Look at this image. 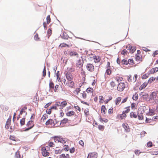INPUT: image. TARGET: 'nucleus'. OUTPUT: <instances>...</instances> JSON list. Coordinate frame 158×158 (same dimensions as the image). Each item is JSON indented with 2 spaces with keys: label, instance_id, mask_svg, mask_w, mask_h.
Listing matches in <instances>:
<instances>
[{
  "label": "nucleus",
  "instance_id": "c85d7f7f",
  "mask_svg": "<svg viewBox=\"0 0 158 158\" xmlns=\"http://www.w3.org/2000/svg\"><path fill=\"white\" fill-rule=\"evenodd\" d=\"M138 95L137 93H135L133 94L132 98L134 100L136 101L138 99Z\"/></svg>",
  "mask_w": 158,
  "mask_h": 158
},
{
  "label": "nucleus",
  "instance_id": "f03ea898",
  "mask_svg": "<svg viewBox=\"0 0 158 158\" xmlns=\"http://www.w3.org/2000/svg\"><path fill=\"white\" fill-rule=\"evenodd\" d=\"M50 150V148L48 146L43 147L41 148V153L44 156H49V152H48Z\"/></svg>",
  "mask_w": 158,
  "mask_h": 158
},
{
  "label": "nucleus",
  "instance_id": "603ef678",
  "mask_svg": "<svg viewBox=\"0 0 158 158\" xmlns=\"http://www.w3.org/2000/svg\"><path fill=\"white\" fill-rule=\"evenodd\" d=\"M156 79L155 78H154L153 77H150L148 80V83H151L152 81H154Z\"/></svg>",
  "mask_w": 158,
  "mask_h": 158
},
{
  "label": "nucleus",
  "instance_id": "4468645a",
  "mask_svg": "<svg viewBox=\"0 0 158 158\" xmlns=\"http://www.w3.org/2000/svg\"><path fill=\"white\" fill-rule=\"evenodd\" d=\"M122 100V97H118L117 98L115 101V104L116 106H119L120 104V103H121Z\"/></svg>",
  "mask_w": 158,
  "mask_h": 158
},
{
  "label": "nucleus",
  "instance_id": "4d7b16f0",
  "mask_svg": "<svg viewBox=\"0 0 158 158\" xmlns=\"http://www.w3.org/2000/svg\"><path fill=\"white\" fill-rule=\"evenodd\" d=\"M25 118H22L20 120V124L21 126H23L25 124Z\"/></svg>",
  "mask_w": 158,
  "mask_h": 158
},
{
  "label": "nucleus",
  "instance_id": "58836bf2",
  "mask_svg": "<svg viewBox=\"0 0 158 158\" xmlns=\"http://www.w3.org/2000/svg\"><path fill=\"white\" fill-rule=\"evenodd\" d=\"M127 117V115L126 114L122 113V114L119 115V118L121 119H123L126 118Z\"/></svg>",
  "mask_w": 158,
  "mask_h": 158
},
{
  "label": "nucleus",
  "instance_id": "412c9836",
  "mask_svg": "<svg viewBox=\"0 0 158 158\" xmlns=\"http://www.w3.org/2000/svg\"><path fill=\"white\" fill-rule=\"evenodd\" d=\"M70 45H69V44H67L65 43H61L60 44L59 46V47H60L61 48H62L63 47H69L70 46H72V44H70Z\"/></svg>",
  "mask_w": 158,
  "mask_h": 158
},
{
  "label": "nucleus",
  "instance_id": "ea45409f",
  "mask_svg": "<svg viewBox=\"0 0 158 158\" xmlns=\"http://www.w3.org/2000/svg\"><path fill=\"white\" fill-rule=\"evenodd\" d=\"M68 119L67 118H64L61 121L60 123L62 124H66L68 122Z\"/></svg>",
  "mask_w": 158,
  "mask_h": 158
},
{
  "label": "nucleus",
  "instance_id": "338daca9",
  "mask_svg": "<svg viewBox=\"0 0 158 158\" xmlns=\"http://www.w3.org/2000/svg\"><path fill=\"white\" fill-rule=\"evenodd\" d=\"M81 94L83 98H86V94L85 92H83L82 93H81Z\"/></svg>",
  "mask_w": 158,
  "mask_h": 158
},
{
  "label": "nucleus",
  "instance_id": "9b49d317",
  "mask_svg": "<svg viewBox=\"0 0 158 158\" xmlns=\"http://www.w3.org/2000/svg\"><path fill=\"white\" fill-rule=\"evenodd\" d=\"M147 110V108L145 106H142L139 108L138 112L141 113V114H143Z\"/></svg>",
  "mask_w": 158,
  "mask_h": 158
},
{
  "label": "nucleus",
  "instance_id": "aec40b11",
  "mask_svg": "<svg viewBox=\"0 0 158 158\" xmlns=\"http://www.w3.org/2000/svg\"><path fill=\"white\" fill-rule=\"evenodd\" d=\"M65 114L67 116L71 117L73 116L75 114V112L73 110H71L66 112Z\"/></svg>",
  "mask_w": 158,
  "mask_h": 158
},
{
  "label": "nucleus",
  "instance_id": "f704fd0d",
  "mask_svg": "<svg viewBox=\"0 0 158 158\" xmlns=\"http://www.w3.org/2000/svg\"><path fill=\"white\" fill-rule=\"evenodd\" d=\"M129 62L126 59H123L121 61V64L123 65H127L128 64Z\"/></svg>",
  "mask_w": 158,
  "mask_h": 158
},
{
  "label": "nucleus",
  "instance_id": "6e6552de",
  "mask_svg": "<svg viewBox=\"0 0 158 158\" xmlns=\"http://www.w3.org/2000/svg\"><path fill=\"white\" fill-rule=\"evenodd\" d=\"M46 19V22H44L43 24L45 29H47V25L49 24L51 21V18L49 15L47 16Z\"/></svg>",
  "mask_w": 158,
  "mask_h": 158
},
{
  "label": "nucleus",
  "instance_id": "a18cd8bd",
  "mask_svg": "<svg viewBox=\"0 0 158 158\" xmlns=\"http://www.w3.org/2000/svg\"><path fill=\"white\" fill-rule=\"evenodd\" d=\"M74 107L76 110H78L79 112H80L81 109L77 104H75L74 105Z\"/></svg>",
  "mask_w": 158,
  "mask_h": 158
},
{
  "label": "nucleus",
  "instance_id": "a878e982",
  "mask_svg": "<svg viewBox=\"0 0 158 158\" xmlns=\"http://www.w3.org/2000/svg\"><path fill=\"white\" fill-rule=\"evenodd\" d=\"M75 71V69L73 67L69 68H67V71H66V73H73Z\"/></svg>",
  "mask_w": 158,
  "mask_h": 158
},
{
  "label": "nucleus",
  "instance_id": "c9c22d12",
  "mask_svg": "<svg viewBox=\"0 0 158 158\" xmlns=\"http://www.w3.org/2000/svg\"><path fill=\"white\" fill-rule=\"evenodd\" d=\"M94 91L93 89L92 88L89 87L86 90V92L88 93L91 94Z\"/></svg>",
  "mask_w": 158,
  "mask_h": 158
},
{
  "label": "nucleus",
  "instance_id": "4c0bfd02",
  "mask_svg": "<svg viewBox=\"0 0 158 158\" xmlns=\"http://www.w3.org/2000/svg\"><path fill=\"white\" fill-rule=\"evenodd\" d=\"M130 106H128L125 108V109L126 110H124L123 111V113L124 114H126L127 113H128L130 111Z\"/></svg>",
  "mask_w": 158,
  "mask_h": 158
},
{
  "label": "nucleus",
  "instance_id": "423d86ee",
  "mask_svg": "<svg viewBox=\"0 0 158 158\" xmlns=\"http://www.w3.org/2000/svg\"><path fill=\"white\" fill-rule=\"evenodd\" d=\"M26 126L27 127L25 130V131H28L32 128L34 126V123L33 121H29L26 124Z\"/></svg>",
  "mask_w": 158,
  "mask_h": 158
},
{
  "label": "nucleus",
  "instance_id": "e433bc0d",
  "mask_svg": "<svg viewBox=\"0 0 158 158\" xmlns=\"http://www.w3.org/2000/svg\"><path fill=\"white\" fill-rule=\"evenodd\" d=\"M127 80L129 82H133V78L131 75L127 76Z\"/></svg>",
  "mask_w": 158,
  "mask_h": 158
},
{
  "label": "nucleus",
  "instance_id": "39448f33",
  "mask_svg": "<svg viewBox=\"0 0 158 158\" xmlns=\"http://www.w3.org/2000/svg\"><path fill=\"white\" fill-rule=\"evenodd\" d=\"M89 56L91 58L94 60V62L96 63H98L101 60V58L99 56L92 54L90 55Z\"/></svg>",
  "mask_w": 158,
  "mask_h": 158
},
{
  "label": "nucleus",
  "instance_id": "de8ad7c7",
  "mask_svg": "<svg viewBox=\"0 0 158 158\" xmlns=\"http://www.w3.org/2000/svg\"><path fill=\"white\" fill-rule=\"evenodd\" d=\"M128 62H129L128 64L131 65H133L135 64L134 61L132 59H129L128 60Z\"/></svg>",
  "mask_w": 158,
  "mask_h": 158
},
{
  "label": "nucleus",
  "instance_id": "79ce46f5",
  "mask_svg": "<svg viewBox=\"0 0 158 158\" xmlns=\"http://www.w3.org/2000/svg\"><path fill=\"white\" fill-rule=\"evenodd\" d=\"M60 74L59 72L57 71V73L56 74V76L57 77V80L59 82H60V79L59 77Z\"/></svg>",
  "mask_w": 158,
  "mask_h": 158
},
{
  "label": "nucleus",
  "instance_id": "b1692460",
  "mask_svg": "<svg viewBox=\"0 0 158 158\" xmlns=\"http://www.w3.org/2000/svg\"><path fill=\"white\" fill-rule=\"evenodd\" d=\"M106 109L105 106L104 105H102L101 106V113L102 114L104 115L106 113Z\"/></svg>",
  "mask_w": 158,
  "mask_h": 158
},
{
  "label": "nucleus",
  "instance_id": "69168bd1",
  "mask_svg": "<svg viewBox=\"0 0 158 158\" xmlns=\"http://www.w3.org/2000/svg\"><path fill=\"white\" fill-rule=\"evenodd\" d=\"M113 110L112 107L109 109L108 111V113L110 114H111L113 113Z\"/></svg>",
  "mask_w": 158,
  "mask_h": 158
},
{
  "label": "nucleus",
  "instance_id": "6ab92c4d",
  "mask_svg": "<svg viewBox=\"0 0 158 158\" xmlns=\"http://www.w3.org/2000/svg\"><path fill=\"white\" fill-rule=\"evenodd\" d=\"M135 59L137 61L139 62L141 61L142 59L141 55L136 54Z\"/></svg>",
  "mask_w": 158,
  "mask_h": 158
},
{
  "label": "nucleus",
  "instance_id": "dca6fc26",
  "mask_svg": "<svg viewBox=\"0 0 158 158\" xmlns=\"http://www.w3.org/2000/svg\"><path fill=\"white\" fill-rule=\"evenodd\" d=\"M45 124L46 125H51V126L55 125L54 121L51 119H50L46 121Z\"/></svg>",
  "mask_w": 158,
  "mask_h": 158
},
{
  "label": "nucleus",
  "instance_id": "5fc2aeb1",
  "mask_svg": "<svg viewBox=\"0 0 158 158\" xmlns=\"http://www.w3.org/2000/svg\"><path fill=\"white\" fill-rule=\"evenodd\" d=\"M81 90L80 88H78L76 89L74 91V93L76 94L77 95H78L79 93L80 92Z\"/></svg>",
  "mask_w": 158,
  "mask_h": 158
},
{
  "label": "nucleus",
  "instance_id": "13d9d810",
  "mask_svg": "<svg viewBox=\"0 0 158 158\" xmlns=\"http://www.w3.org/2000/svg\"><path fill=\"white\" fill-rule=\"evenodd\" d=\"M62 150L60 149H56L55 150V153L56 154H60L61 153Z\"/></svg>",
  "mask_w": 158,
  "mask_h": 158
},
{
  "label": "nucleus",
  "instance_id": "473e14b6",
  "mask_svg": "<svg viewBox=\"0 0 158 158\" xmlns=\"http://www.w3.org/2000/svg\"><path fill=\"white\" fill-rule=\"evenodd\" d=\"M54 85L52 81H50L49 84V87L50 89L51 90H53L54 88Z\"/></svg>",
  "mask_w": 158,
  "mask_h": 158
},
{
  "label": "nucleus",
  "instance_id": "0e129e2a",
  "mask_svg": "<svg viewBox=\"0 0 158 158\" xmlns=\"http://www.w3.org/2000/svg\"><path fill=\"white\" fill-rule=\"evenodd\" d=\"M112 99V97L111 96H110L109 97L108 99L106 100L104 102L105 103H107L109 102V101L111 100Z\"/></svg>",
  "mask_w": 158,
  "mask_h": 158
},
{
  "label": "nucleus",
  "instance_id": "680f3d73",
  "mask_svg": "<svg viewBox=\"0 0 158 158\" xmlns=\"http://www.w3.org/2000/svg\"><path fill=\"white\" fill-rule=\"evenodd\" d=\"M84 113L85 115L87 116L89 114V111L88 109H86L84 111Z\"/></svg>",
  "mask_w": 158,
  "mask_h": 158
},
{
  "label": "nucleus",
  "instance_id": "9d476101",
  "mask_svg": "<svg viewBox=\"0 0 158 158\" xmlns=\"http://www.w3.org/2000/svg\"><path fill=\"white\" fill-rule=\"evenodd\" d=\"M11 118V116L10 115L6 121L5 125V128L6 129H8L10 125Z\"/></svg>",
  "mask_w": 158,
  "mask_h": 158
},
{
  "label": "nucleus",
  "instance_id": "ddd939ff",
  "mask_svg": "<svg viewBox=\"0 0 158 158\" xmlns=\"http://www.w3.org/2000/svg\"><path fill=\"white\" fill-rule=\"evenodd\" d=\"M66 77L68 81H72L73 79V76L71 73H66L65 74Z\"/></svg>",
  "mask_w": 158,
  "mask_h": 158
},
{
  "label": "nucleus",
  "instance_id": "e2e57ef3",
  "mask_svg": "<svg viewBox=\"0 0 158 158\" xmlns=\"http://www.w3.org/2000/svg\"><path fill=\"white\" fill-rule=\"evenodd\" d=\"M48 145L50 147H53L55 146V144L52 142H49Z\"/></svg>",
  "mask_w": 158,
  "mask_h": 158
},
{
  "label": "nucleus",
  "instance_id": "bf43d9fd",
  "mask_svg": "<svg viewBox=\"0 0 158 158\" xmlns=\"http://www.w3.org/2000/svg\"><path fill=\"white\" fill-rule=\"evenodd\" d=\"M34 38L35 40L37 41H38L40 40V38L38 37V35L37 34H36L34 36Z\"/></svg>",
  "mask_w": 158,
  "mask_h": 158
},
{
  "label": "nucleus",
  "instance_id": "7ed1b4c3",
  "mask_svg": "<svg viewBox=\"0 0 158 158\" xmlns=\"http://www.w3.org/2000/svg\"><path fill=\"white\" fill-rule=\"evenodd\" d=\"M54 139L55 142L60 143L62 144L65 143L67 141L66 139L62 138L61 136H55Z\"/></svg>",
  "mask_w": 158,
  "mask_h": 158
},
{
  "label": "nucleus",
  "instance_id": "f8f14e48",
  "mask_svg": "<svg viewBox=\"0 0 158 158\" xmlns=\"http://www.w3.org/2000/svg\"><path fill=\"white\" fill-rule=\"evenodd\" d=\"M126 48L129 50L130 52L131 53H133L136 50V48L135 47H131L130 45H128L127 47Z\"/></svg>",
  "mask_w": 158,
  "mask_h": 158
},
{
  "label": "nucleus",
  "instance_id": "864d4df0",
  "mask_svg": "<svg viewBox=\"0 0 158 158\" xmlns=\"http://www.w3.org/2000/svg\"><path fill=\"white\" fill-rule=\"evenodd\" d=\"M110 68H108L106 70V73L108 75H110L111 73V71L110 69Z\"/></svg>",
  "mask_w": 158,
  "mask_h": 158
},
{
  "label": "nucleus",
  "instance_id": "72a5a7b5",
  "mask_svg": "<svg viewBox=\"0 0 158 158\" xmlns=\"http://www.w3.org/2000/svg\"><path fill=\"white\" fill-rule=\"evenodd\" d=\"M114 78L115 79V80L118 82L122 81L123 79L122 77L120 76H116Z\"/></svg>",
  "mask_w": 158,
  "mask_h": 158
},
{
  "label": "nucleus",
  "instance_id": "7c9ffc66",
  "mask_svg": "<svg viewBox=\"0 0 158 158\" xmlns=\"http://www.w3.org/2000/svg\"><path fill=\"white\" fill-rule=\"evenodd\" d=\"M99 119L100 121L102 123H103V122H105V123H106L108 121V120L107 119L105 118H102L101 116H100Z\"/></svg>",
  "mask_w": 158,
  "mask_h": 158
},
{
  "label": "nucleus",
  "instance_id": "bb28decb",
  "mask_svg": "<svg viewBox=\"0 0 158 158\" xmlns=\"http://www.w3.org/2000/svg\"><path fill=\"white\" fill-rule=\"evenodd\" d=\"M48 117V115L46 114H44L41 118V122H44Z\"/></svg>",
  "mask_w": 158,
  "mask_h": 158
},
{
  "label": "nucleus",
  "instance_id": "6e6d98bb",
  "mask_svg": "<svg viewBox=\"0 0 158 158\" xmlns=\"http://www.w3.org/2000/svg\"><path fill=\"white\" fill-rule=\"evenodd\" d=\"M60 87L59 85H56L54 89V91L55 92H57L58 90L59 89Z\"/></svg>",
  "mask_w": 158,
  "mask_h": 158
},
{
  "label": "nucleus",
  "instance_id": "2eb2a0df",
  "mask_svg": "<svg viewBox=\"0 0 158 158\" xmlns=\"http://www.w3.org/2000/svg\"><path fill=\"white\" fill-rule=\"evenodd\" d=\"M74 85V82L72 81H67V83H66L65 85L68 87L73 88Z\"/></svg>",
  "mask_w": 158,
  "mask_h": 158
},
{
  "label": "nucleus",
  "instance_id": "37998d69",
  "mask_svg": "<svg viewBox=\"0 0 158 158\" xmlns=\"http://www.w3.org/2000/svg\"><path fill=\"white\" fill-rule=\"evenodd\" d=\"M151 153L153 155H157L158 154V150H153L151 152Z\"/></svg>",
  "mask_w": 158,
  "mask_h": 158
},
{
  "label": "nucleus",
  "instance_id": "20e7f679",
  "mask_svg": "<svg viewBox=\"0 0 158 158\" xmlns=\"http://www.w3.org/2000/svg\"><path fill=\"white\" fill-rule=\"evenodd\" d=\"M126 82H120L118 85L117 89L120 92H122L123 91L124 89L126 87L127 85L126 84Z\"/></svg>",
  "mask_w": 158,
  "mask_h": 158
},
{
  "label": "nucleus",
  "instance_id": "8fccbe9b",
  "mask_svg": "<svg viewBox=\"0 0 158 158\" xmlns=\"http://www.w3.org/2000/svg\"><path fill=\"white\" fill-rule=\"evenodd\" d=\"M138 119L139 120H142L143 119V116L142 114H141V113H139V112H138Z\"/></svg>",
  "mask_w": 158,
  "mask_h": 158
},
{
  "label": "nucleus",
  "instance_id": "2f4dec72",
  "mask_svg": "<svg viewBox=\"0 0 158 158\" xmlns=\"http://www.w3.org/2000/svg\"><path fill=\"white\" fill-rule=\"evenodd\" d=\"M110 85L111 88H113L116 85L115 81L114 80L111 81L110 82Z\"/></svg>",
  "mask_w": 158,
  "mask_h": 158
},
{
  "label": "nucleus",
  "instance_id": "393cba45",
  "mask_svg": "<svg viewBox=\"0 0 158 158\" xmlns=\"http://www.w3.org/2000/svg\"><path fill=\"white\" fill-rule=\"evenodd\" d=\"M158 71V67H155L152 68L150 70V73L153 74Z\"/></svg>",
  "mask_w": 158,
  "mask_h": 158
},
{
  "label": "nucleus",
  "instance_id": "5701e85b",
  "mask_svg": "<svg viewBox=\"0 0 158 158\" xmlns=\"http://www.w3.org/2000/svg\"><path fill=\"white\" fill-rule=\"evenodd\" d=\"M83 65V62L81 60H79L76 64L77 67L81 68V67Z\"/></svg>",
  "mask_w": 158,
  "mask_h": 158
},
{
  "label": "nucleus",
  "instance_id": "4be33fe9",
  "mask_svg": "<svg viewBox=\"0 0 158 158\" xmlns=\"http://www.w3.org/2000/svg\"><path fill=\"white\" fill-rule=\"evenodd\" d=\"M67 104L66 101H64L61 102L60 107H59L60 109L61 110L63 109V108L65 107Z\"/></svg>",
  "mask_w": 158,
  "mask_h": 158
},
{
  "label": "nucleus",
  "instance_id": "774afa93",
  "mask_svg": "<svg viewBox=\"0 0 158 158\" xmlns=\"http://www.w3.org/2000/svg\"><path fill=\"white\" fill-rule=\"evenodd\" d=\"M148 77V74H145L143 75L142 77V79H144L147 78Z\"/></svg>",
  "mask_w": 158,
  "mask_h": 158
},
{
  "label": "nucleus",
  "instance_id": "052dcab7",
  "mask_svg": "<svg viewBox=\"0 0 158 158\" xmlns=\"http://www.w3.org/2000/svg\"><path fill=\"white\" fill-rule=\"evenodd\" d=\"M149 114L150 115H153L155 113L153 110L152 109H149Z\"/></svg>",
  "mask_w": 158,
  "mask_h": 158
},
{
  "label": "nucleus",
  "instance_id": "a19ab883",
  "mask_svg": "<svg viewBox=\"0 0 158 158\" xmlns=\"http://www.w3.org/2000/svg\"><path fill=\"white\" fill-rule=\"evenodd\" d=\"M137 106L135 103H133L131 104V108L133 110L136 109L137 108Z\"/></svg>",
  "mask_w": 158,
  "mask_h": 158
},
{
  "label": "nucleus",
  "instance_id": "c03bdc74",
  "mask_svg": "<svg viewBox=\"0 0 158 158\" xmlns=\"http://www.w3.org/2000/svg\"><path fill=\"white\" fill-rule=\"evenodd\" d=\"M9 139L10 140L15 141H16L17 139V138L14 135H10Z\"/></svg>",
  "mask_w": 158,
  "mask_h": 158
},
{
  "label": "nucleus",
  "instance_id": "c756f323",
  "mask_svg": "<svg viewBox=\"0 0 158 158\" xmlns=\"http://www.w3.org/2000/svg\"><path fill=\"white\" fill-rule=\"evenodd\" d=\"M148 84V82H144L140 87L139 89L142 90L144 89Z\"/></svg>",
  "mask_w": 158,
  "mask_h": 158
},
{
  "label": "nucleus",
  "instance_id": "09e8293b",
  "mask_svg": "<svg viewBox=\"0 0 158 158\" xmlns=\"http://www.w3.org/2000/svg\"><path fill=\"white\" fill-rule=\"evenodd\" d=\"M99 99L100 100V101H99L100 103H103L104 102V98H103V96H99Z\"/></svg>",
  "mask_w": 158,
  "mask_h": 158
},
{
  "label": "nucleus",
  "instance_id": "1a4fd4ad",
  "mask_svg": "<svg viewBox=\"0 0 158 158\" xmlns=\"http://www.w3.org/2000/svg\"><path fill=\"white\" fill-rule=\"evenodd\" d=\"M98 156V153L96 152H93L89 153L87 158H97Z\"/></svg>",
  "mask_w": 158,
  "mask_h": 158
},
{
  "label": "nucleus",
  "instance_id": "f257e3e1",
  "mask_svg": "<svg viewBox=\"0 0 158 158\" xmlns=\"http://www.w3.org/2000/svg\"><path fill=\"white\" fill-rule=\"evenodd\" d=\"M149 101L154 104L158 102V91L153 92L151 93L149 96Z\"/></svg>",
  "mask_w": 158,
  "mask_h": 158
},
{
  "label": "nucleus",
  "instance_id": "49530a36",
  "mask_svg": "<svg viewBox=\"0 0 158 158\" xmlns=\"http://www.w3.org/2000/svg\"><path fill=\"white\" fill-rule=\"evenodd\" d=\"M15 157L16 158H23V156H21L20 155L19 153V152H17L15 153Z\"/></svg>",
  "mask_w": 158,
  "mask_h": 158
},
{
  "label": "nucleus",
  "instance_id": "3c124183",
  "mask_svg": "<svg viewBox=\"0 0 158 158\" xmlns=\"http://www.w3.org/2000/svg\"><path fill=\"white\" fill-rule=\"evenodd\" d=\"M98 128L99 130L103 131L105 129V127L103 125H99Z\"/></svg>",
  "mask_w": 158,
  "mask_h": 158
},
{
  "label": "nucleus",
  "instance_id": "cd10ccee",
  "mask_svg": "<svg viewBox=\"0 0 158 158\" xmlns=\"http://www.w3.org/2000/svg\"><path fill=\"white\" fill-rule=\"evenodd\" d=\"M130 115L131 118H136L137 117V115L135 112H131Z\"/></svg>",
  "mask_w": 158,
  "mask_h": 158
},
{
  "label": "nucleus",
  "instance_id": "a211bd4d",
  "mask_svg": "<svg viewBox=\"0 0 158 158\" xmlns=\"http://www.w3.org/2000/svg\"><path fill=\"white\" fill-rule=\"evenodd\" d=\"M122 126L126 132H129L130 131L129 127L127 123H123Z\"/></svg>",
  "mask_w": 158,
  "mask_h": 158
},
{
  "label": "nucleus",
  "instance_id": "0eeeda50",
  "mask_svg": "<svg viewBox=\"0 0 158 158\" xmlns=\"http://www.w3.org/2000/svg\"><path fill=\"white\" fill-rule=\"evenodd\" d=\"M86 68L87 70L90 72L94 71V66L92 64L90 63L86 65Z\"/></svg>",
  "mask_w": 158,
  "mask_h": 158
},
{
  "label": "nucleus",
  "instance_id": "f3484780",
  "mask_svg": "<svg viewBox=\"0 0 158 158\" xmlns=\"http://www.w3.org/2000/svg\"><path fill=\"white\" fill-rule=\"evenodd\" d=\"M69 54L70 56H74L77 58H78L79 57L78 54L76 51H71L69 52Z\"/></svg>",
  "mask_w": 158,
  "mask_h": 158
}]
</instances>
